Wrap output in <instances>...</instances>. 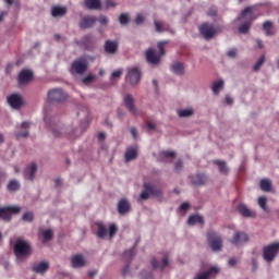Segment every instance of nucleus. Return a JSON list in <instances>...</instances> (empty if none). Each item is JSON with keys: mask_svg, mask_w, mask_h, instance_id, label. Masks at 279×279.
Returning <instances> with one entry per match:
<instances>
[{"mask_svg": "<svg viewBox=\"0 0 279 279\" xmlns=\"http://www.w3.org/2000/svg\"><path fill=\"white\" fill-rule=\"evenodd\" d=\"M133 256H134V247L124 252V257L128 258L129 260H132Z\"/></svg>", "mask_w": 279, "mask_h": 279, "instance_id": "nucleus-52", "label": "nucleus"}, {"mask_svg": "<svg viewBox=\"0 0 279 279\" xmlns=\"http://www.w3.org/2000/svg\"><path fill=\"white\" fill-rule=\"evenodd\" d=\"M105 10H108V8H117V3L114 0H105Z\"/></svg>", "mask_w": 279, "mask_h": 279, "instance_id": "nucleus-49", "label": "nucleus"}, {"mask_svg": "<svg viewBox=\"0 0 279 279\" xmlns=\"http://www.w3.org/2000/svg\"><path fill=\"white\" fill-rule=\"evenodd\" d=\"M199 32L206 40H210L211 38H215L217 34V28H215L213 24L205 23L199 26Z\"/></svg>", "mask_w": 279, "mask_h": 279, "instance_id": "nucleus-10", "label": "nucleus"}, {"mask_svg": "<svg viewBox=\"0 0 279 279\" xmlns=\"http://www.w3.org/2000/svg\"><path fill=\"white\" fill-rule=\"evenodd\" d=\"M66 93L62 88H53L48 92V101L50 104H62L66 101Z\"/></svg>", "mask_w": 279, "mask_h": 279, "instance_id": "nucleus-7", "label": "nucleus"}, {"mask_svg": "<svg viewBox=\"0 0 279 279\" xmlns=\"http://www.w3.org/2000/svg\"><path fill=\"white\" fill-rule=\"evenodd\" d=\"M87 10H101V0H85Z\"/></svg>", "mask_w": 279, "mask_h": 279, "instance_id": "nucleus-26", "label": "nucleus"}, {"mask_svg": "<svg viewBox=\"0 0 279 279\" xmlns=\"http://www.w3.org/2000/svg\"><path fill=\"white\" fill-rule=\"evenodd\" d=\"M66 14V7H52L51 8V15L54 19H58V16H64Z\"/></svg>", "mask_w": 279, "mask_h": 279, "instance_id": "nucleus-29", "label": "nucleus"}, {"mask_svg": "<svg viewBox=\"0 0 279 279\" xmlns=\"http://www.w3.org/2000/svg\"><path fill=\"white\" fill-rule=\"evenodd\" d=\"M234 102V99H232L230 96H226V104H228V106H231V104Z\"/></svg>", "mask_w": 279, "mask_h": 279, "instance_id": "nucleus-63", "label": "nucleus"}, {"mask_svg": "<svg viewBox=\"0 0 279 279\" xmlns=\"http://www.w3.org/2000/svg\"><path fill=\"white\" fill-rule=\"evenodd\" d=\"M132 210V205L130 204V201L128 198H122L118 203V213L120 215H128Z\"/></svg>", "mask_w": 279, "mask_h": 279, "instance_id": "nucleus-18", "label": "nucleus"}, {"mask_svg": "<svg viewBox=\"0 0 279 279\" xmlns=\"http://www.w3.org/2000/svg\"><path fill=\"white\" fill-rule=\"evenodd\" d=\"M45 122L49 125L50 130H52V136H54V138H60V136H62V133L53 128L56 124L49 122V118H45Z\"/></svg>", "mask_w": 279, "mask_h": 279, "instance_id": "nucleus-36", "label": "nucleus"}, {"mask_svg": "<svg viewBox=\"0 0 279 279\" xmlns=\"http://www.w3.org/2000/svg\"><path fill=\"white\" fill-rule=\"evenodd\" d=\"M86 69H88V63H86V60L81 58L72 62L70 72L72 75H84V73H86Z\"/></svg>", "mask_w": 279, "mask_h": 279, "instance_id": "nucleus-9", "label": "nucleus"}, {"mask_svg": "<svg viewBox=\"0 0 279 279\" xmlns=\"http://www.w3.org/2000/svg\"><path fill=\"white\" fill-rule=\"evenodd\" d=\"M260 189L262 191H265V193H269L271 191V181H269V179L262 180Z\"/></svg>", "mask_w": 279, "mask_h": 279, "instance_id": "nucleus-37", "label": "nucleus"}, {"mask_svg": "<svg viewBox=\"0 0 279 279\" xmlns=\"http://www.w3.org/2000/svg\"><path fill=\"white\" fill-rule=\"evenodd\" d=\"M21 128L25 131L15 133L16 138H27L29 136V132H27L29 130V122H23Z\"/></svg>", "mask_w": 279, "mask_h": 279, "instance_id": "nucleus-30", "label": "nucleus"}, {"mask_svg": "<svg viewBox=\"0 0 279 279\" xmlns=\"http://www.w3.org/2000/svg\"><path fill=\"white\" fill-rule=\"evenodd\" d=\"M174 171H182V160L175 162Z\"/></svg>", "mask_w": 279, "mask_h": 279, "instance_id": "nucleus-57", "label": "nucleus"}, {"mask_svg": "<svg viewBox=\"0 0 279 279\" xmlns=\"http://www.w3.org/2000/svg\"><path fill=\"white\" fill-rule=\"evenodd\" d=\"M207 14L208 16H217V9L216 8L209 9Z\"/></svg>", "mask_w": 279, "mask_h": 279, "instance_id": "nucleus-58", "label": "nucleus"}, {"mask_svg": "<svg viewBox=\"0 0 279 279\" xmlns=\"http://www.w3.org/2000/svg\"><path fill=\"white\" fill-rule=\"evenodd\" d=\"M94 81H95V76H93V74H88L83 78V84H90V82H94Z\"/></svg>", "mask_w": 279, "mask_h": 279, "instance_id": "nucleus-51", "label": "nucleus"}, {"mask_svg": "<svg viewBox=\"0 0 279 279\" xmlns=\"http://www.w3.org/2000/svg\"><path fill=\"white\" fill-rule=\"evenodd\" d=\"M245 19L247 22L242 24L239 27V33L240 34H247L250 32V28L252 27V23L256 21V16L254 15V7H246L243 11L239 20Z\"/></svg>", "mask_w": 279, "mask_h": 279, "instance_id": "nucleus-2", "label": "nucleus"}, {"mask_svg": "<svg viewBox=\"0 0 279 279\" xmlns=\"http://www.w3.org/2000/svg\"><path fill=\"white\" fill-rule=\"evenodd\" d=\"M189 226H195V223H199L201 226H204V216L201 215H193L190 216L187 219Z\"/></svg>", "mask_w": 279, "mask_h": 279, "instance_id": "nucleus-31", "label": "nucleus"}, {"mask_svg": "<svg viewBox=\"0 0 279 279\" xmlns=\"http://www.w3.org/2000/svg\"><path fill=\"white\" fill-rule=\"evenodd\" d=\"M208 182V177L206 174L198 173L192 179V184L194 186H203V184H206Z\"/></svg>", "mask_w": 279, "mask_h": 279, "instance_id": "nucleus-24", "label": "nucleus"}, {"mask_svg": "<svg viewBox=\"0 0 279 279\" xmlns=\"http://www.w3.org/2000/svg\"><path fill=\"white\" fill-rule=\"evenodd\" d=\"M151 265L154 267V269H158V267L160 266V269H165L166 267H169V258L168 257H163L162 259V265H160V263L158 262V259L153 258L151 259Z\"/></svg>", "mask_w": 279, "mask_h": 279, "instance_id": "nucleus-33", "label": "nucleus"}, {"mask_svg": "<svg viewBox=\"0 0 279 279\" xmlns=\"http://www.w3.org/2000/svg\"><path fill=\"white\" fill-rule=\"evenodd\" d=\"M96 227H97L96 234L98 239H106L108 234H109V239H113L117 232H119V228L114 223H111L109 226V231H108V227L104 225V222H96Z\"/></svg>", "mask_w": 279, "mask_h": 279, "instance_id": "nucleus-3", "label": "nucleus"}, {"mask_svg": "<svg viewBox=\"0 0 279 279\" xmlns=\"http://www.w3.org/2000/svg\"><path fill=\"white\" fill-rule=\"evenodd\" d=\"M99 23L100 25H108V17H106V15H100Z\"/></svg>", "mask_w": 279, "mask_h": 279, "instance_id": "nucleus-55", "label": "nucleus"}, {"mask_svg": "<svg viewBox=\"0 0 279 279\" xmlns=\"http://www.w3.org/2000/svg\"><path fill=\"white\" fill-rule=\"evenodd\" d=\"M105 51L106 53H110L111 56H114L117 51H119V43L107 40L105 43Z\"/></svg>", "mask_w": 279, "mask_h": 279, "instance_id": "nucleus-21", "label": "nucleus"}, {"mask_svg": "<svg viewBox=\"0 0 279 279\" xmlns=\"http://www.w3.org/2000/svg\"><path fill=\"white\" fill-rule=\"evenodd\" d=\"M126 82H130L132 86L141 82V69L130 68L126 75Z\"/></svg>", "mask_w": 279, "mask_h": 279, "instance_id": "nucleus-12", "label": "nucleus"}, {"mask_svg": "<svg viewBox=\"0 0 279 279\" xmlns=\"http://www.w3.org/2000/svg\"><path fill=\"white\" fill-rule=\"evenodd\" d=\"M123 75V70H117L111 74V80H119Z\"/></svg>", "mask_w": 279, "mask_h": 279, "instance_id": "nucleus-50", "label": "nucleus"}, {"mask_svg": "<svg viewBox=\"0 0 279 279\" xmlns=\"http://www.w3.org/2000/svg\"><path fill=\"white\" fill-rule=\"evenodd\" d=\"M71 265L74 269H82V267H86V257L82 254L73 255Z\"/></svg>", "mask_w": 279, "mask_h": 279, "instance_id": "nucleus-16", "label": "nucleus"}, {"mask_svg": "<svg viewBox=\"0 0 279 279\" xmlns=\"http://www.w3.org/2000/svg\"><path fill=\"white\" fill-rule=\"evenodd\" d=\"M34 80V73L29 70H22L17 76V82L20 86H25V84H29Z\"/></svg>", "mask_w": 279, "mask_h": 279, "instance_id": "nucleus-13", "label": "nucleus"}, {"mask_svg": "<svg viewBox=\"0 0 279 279\" xmlns=\"http://www.w3.org/2000/svg\"><path fill=\"white\" fill-rule=\"evenodd\" d=\"M98 141H106V133L104 132L98 133Z\"/></svg>", "mask_w": 279, "mask_h": 279, "instance_id": "nucleus-62", "label": "nucleus"}, {"mask_svg": "<svg viewBox=\"0 0 279 279\" xmlns=\"http://www.w3.org/2000/svg\"><path fill=\"white\" fill-rule=\"evenodd\" d=\"M219 267L217 266H213L211 268H209L208 270L204 271V272H198L194 279H208V278H213V276H217V274H219Z\"/></svg>", "mask_w": 279, "mask_h": 279, "instance_id": "nucleus-17", "label": "nucleus"}, {"mask_svg": "<svg viewBox=\"0 0 279 279\" xmlns=\"http://www.w3.org/2000/svg\"><path fill=\"white\" fill-rule=\"evenodd\" d=\"M272 27L274 24L271 23V21H266L263 24V29L264 32H266L267 36H274V32L271 31Z\"/></svg>", "mask_w": 279, "mask_h": 279, "instance_id": "nucleus-38", "label": "nucleus"}, {"mask_svg": "<svg viewBox=\"0 0 279 279\" xmlns=\"http://www.w3.org/2000/svg\"><path fill=\"white\" fill-rule=\"evenodd\" d=\"M23 221H27L28 223H32L34 221V213L27 211L22 216Z\"/></svg>", "mask_w": 279, "mask_h": 279, "instance_id": "nucleus-46", "label": "nucleus"}, {"mask_svg": "<svg viewBox=\"0 0 279 279\" xmlns=\"http://www.w3.org/2000/svg\"><path fill=\"white\" fill-rule=\"evenodd\" d=\"M236 258H234V257H231L230 259H229V265H230V267H234V265H236Z\"/></svg>", "mask_w": 279, "mask_h": 279, "instance_id": "nucleus-61", "label": "nucleus"}, {"mask_svg": "<svg viewBox=\"0 0 279 279\" xmlns=\"http://www.w3.org/2000/svg\"><path fill=\"white\" fill-rule=\"evenodd\" d=\"M119 22L121 23V25H128V23H130V15L128 13H122L119 16Z\"/></svg>", "mask_w": 279, "mask_h": 279, "instance_id": "nucleus-43", "label": "nucleus"}, {"mask_svg": "<svg viewBox=\"0 0 279 279\" xmlns=\"http://www.w3.org/2000/svg\"><path fill=\"white\" fill-rule=\"evenodd\" d=\"M138 156V150L134 147H130L126 149L124 158L126 162H132V160H136Z\"/></svg>", "mask_w": 279, "mask_h": 279, "instance_id": "nucleus-23", "label": "nucleus"}, {"mask_svg": "<svg viewBox=\"0 0 279 279\" xmlns=\"http://www.w3.org/2000/svg\"><path fill=\"white\" fill-rule=\"evenodd\" d=\"M82 129H76L74 132L72 133H69L68 135V138H70L71 141H73V138H77V136H82Z\"/></svg>", "mask_w": 279, "mask_h": 279, "instance_id": "nucleus-45", "label": "nucleus"}, {"mask_svg": "<svg viewBox=\"0 0 279 279\" xmlns=\"http://www.w3.org/2000/svg\"><path fill=\"white\" fill-rule=\"evenodd\" d=\"M179 117L184 119V117H193V109H182L178 111Z\"/></svg>", "mask_w": 279, "mask_h": 279, "instance_id": "nucleus-42", "label": "nucleus"}, {"mask_svg": "<svg viewBox=\"0 0 279 279\" xmlns=\"http://www.w3.org/2000/svg\"><path fill=\"white\" fill-rule=\"evenodd\" d=\"M238 211L242 217H256V213L247 208L245 204H240L238 206Z\"/></svg>", "mask_w": 279, "mask_h": 279, "instance_id": "nucleus-22", "label": "nucleus"}, {"mask_svg": "<svg viewBox=\"0 0 279 279\" xmlns=\"http://www.w3.org/2000/svg\"><path fill=\"white\" fill-rule=\"evenodd\" d=\"M95 23H97V17L95 16H85L80 22L81 29H89V27H94Z\"/></svg>", "mask_w": 279, "mask_h": 279, "instance_id": "nucleus-20", "label": "nucleus"}, {"mask_svg": "<svg viewBox=\"0 0 279 279\" xmlns=\"http://www.w3.org/2000/svg\"><path fill=\"white\" fill-rule=\"evenodd\" d=\"M43 238H44V243L47 241H51L53 239V231L51 229H47L43 231Z\"/></svg>", "mask_w": 279, "mask_h": 279, "instance_id": "nucleus-41", "label": "nucleus"}, {"mask_svg": "<svg viewBox=\"0 0 279 279\" xmlns=\"http://www.w3.org/2000/svg\"><path fill=\"white\" fill-rule=\"evenodd\" d=\"M154 25H155V31L158 34H162L163 32H169V24H167V23H162L158 20H155Z\"/></svg>", "mask_w": 279, "mask_h": 279, "instance_id": "nucleus-27", "label": "nucleus"}, {"mask_svg": "<svg viewBox=\"0 0 279 279\" xmlns=\"http://www.w3.org/2000/svg\"><path fill=\"white\" fill-rule=\"evenodd\" d=\"M144 189H148V191H150V194L154 195V197H162V190L149 183H144Z\"/></svg>", "mask_w": 279, "mask_h": 279, "instance_id": "nucleus-28", "label": "nucleus"}, {"mask_svg": "<svg viewBox=\"0 0 279 279\" xmlns=\"http://www.w3.org/2000/svg\"><path fill=\"white\" fill-rule=\"evenodd\" d=\"M36 171H38V166L36 163H31L24 170L25 180H29V182H34V175H36Z\"/></svg>", "mask_w": 279, "mask_h": 279, "instance_id": "nucleus-19", "label": "nucleus"}, {"mask_svg": "<svg viewBox=\"0 0 279 279\" xmlns=\"http://www.w3.org/2000/svg\"><path fill=\"white\" fill-rule=\"evenodd\" d=\"M49 270V263L48 262H41L39 264H35L33 266V271L35 274H45V271Z\"/></svg>", "mask_w": 279, "mask_h": 279, "instance_id": "nucleus-25", "label": "nucleus"}, {"mask_svg": "<svg viewBox=\"0 0 279 279\" xmlns=\"http://www.w3.org/2000/svg\"><path fill=\"white\" fill-rule=\"evenodd\" d=\"M144 22H145V17L143 16V14H137L135 19L136 25H142V23Z\"/></svg>", "mask_w": 279, "mask_h": 279, "instance_id": "nucleus-53", "label": "nucleus"}, {"mask_svg": "<svg viewBox=\"0 0 279 279\" xmlns=\"http://www.w3.org/2000/svg\"><path fill=\"white\" fill-rule=\"evenodd\" d=\"M21 208L19 206L0 207V219L3 221H12L13 215H19Z\"/></svg>", "mask_w": 279, "mask_h": 279, "instance_id": "nucleus-8", "label": "nucleus"}, {"mask_svg": "<svg viewBox=\"0 0 279 279\" xmlns=\"http://www.w3.org/2000/svg\"><path fill=\"white\" fill-rule=\"evenodd\" d=\"M124 104L133 117H138V109H136V106L134 105L132 95L128 94L124 96Z\"/></svg>", "mask_w": 279, "mask_h": 279, "instance_id": "nucleus-15", "label": "nucleus"}, {"mask_svg": "<svg viewBox=\"0 0 279 279\" xmlns=\"http://www.w3.org/2000/svg\"><path fill=\"white\" fill-rule=\"evenodd\" d=\"M150 196H151V190L144 189V191L140 195V199L146 201V199H149Z\"/></svg>", "mask_w": 279, "mask_h": 279, "instance_id": "nucleus-44", "label": "nucleus"}, {"mask_svg": "<svg viewBox=\"0 0 279 279\" xmlns=\"http://www.w3.org/2000/svg\"><path fill=\"white\" fill-rule=\"evenodd\" d=\"M131 135L133 138H138V130H136V128H131Z\"/></svg>", "mask_w": 279, "mask_h": 279, "instance_id": "nucleus-59", "label": "nucleus"}, {"mask_svg": "<svg viewBox=\"0 0 279 279\" xmlns=\"http://www.w3.org/2000/svg\"><path fill=\"white\" fill-rule=\"evenodd\" d=\"M279 254V242L272 243L270 245L264 246L263 256L266 263H274L276 256Z\"/></svg>", "mask_w": 279, "mask_h": 279, "instance_id": "nucleus-5", "label": "nucleus"}, {"mask_svg": "<svg viewBox=\"0 0 279 279\" xmlns=\"http://www.w3.org/2000/svg\"><path fill=\"white\" fill-rule=\"evenodd\" d=\"M128 271H130V266H125V267L122 269L123 276H126V275H128Z\"/></svg>", "mask_w": 279, "mask_h": 279, "instance_id": "nucleus-64", "label": "nucleus"}, {"mask_svg": "<svg viewBox=\"0 0 279 279\" xmlns=\"http://www.w3.org/2000/svg\"><path fill=\"white\" fill-rule=\"evenodd\" d=\"M258 206L265 211L269 213V208L267 207V196H260L258 198Z\"/></svg>", "mask_w": 279, "mask_h": 279, "instance_id": "nucleus-39", "label": "nucleus"}, {"mask_svg": "<svg viewBox=\"0 0 279 279\" xmlns=\"http://www.w3.org/2000/svg\"><path fill=\"white\" fill-rule=\"evenodd\" d=\"M263 64H265V56H262L259 60L255 63L253 68L254 71H260V66H263Z\"/></svg>", "mask_w": 279, "mask_h": 279, "instance_id": "nucleus-47", "label": "nucleus"}, {"mask_svg": "<svg viewBox=\"0 0 279 279\" xmlns=\"http://www.w3.org/2000/svg\"><path fill=\"white\" fill-rule=\"evenodd\" d=\"M221 88H223V81L220 80L215 82L213 85L214 95H219V90H221Z\"/></svg>", "mask_w": 279, "mask_h": 279, "instance_id": "nucleus-40", "label": "nucleus"}, {"mask_svg": "<svg viewBox=\"0 0 279 279\" xmlns=\"http://www.w3.org/2000/svg\"><path fill=\"white\" fill-rule=\"evenodd\" d=\"M214 165H217V167H219L220 173H222L223 175H228L229 169L228 166L226 165V161L215 160Z\"/></svg>", "mask_w": 279, "mask_h": 279, "instance_id": "nucleus-35", "label": "nucleus"}, {"mask_svg": "<svg viewBox=\"0 0 279 279\" xmlns=\"http://www.w3.org/2000/svg\"><path fill=\"white\" fill-rule=\"evenodd\" d=\"M207 241L214 252H220V250L223 247V240L215 231H208Z\"/></svg>", "mask_w": 279, "mask_h": 279, "instance_id": "nucleus-6", "label": "nucleus"}, {"mask_svg": "<svg viewBox=\"0 0 279 279\" xmlns=\"http://www.w3.org/2000/svg\"><path fill=\"white\" fill-rule=\"evenodd\" d=\"M162 158H175V151L173 150H165L161 153Z\"/></svg>", "mask_w": 279, "mask_h": 279, "instance_id": "nucleus-48", "label": "nucleus"}, {"mask_svg": "<svg viewBox=\"0 0 279 279\" xmlns=\"http://www.w3.org/2000/svg\"><path fill=\"white\" fill-rule=\"evenodd\" d=\"M171 71L175 75H182L184 73V63H181V62L172 63Z\"/></svg>", "mask_w": 279, "mask_h": 279, "instance_id": "nucleus-32", "label": "nucleus"}, {"mask_svg": "<svg viewBox=\"0 0 279 279\" xmlns=\"http://www.w3.org/2000/svg\"><path fill=\"white\" fill-rule=\"evenodd\" d=\"M8 191L11 193H16L21 189V182H19L16 179H13L9 182L7 185Z\"/></svg>", "mask_w": 279, "mask_h": 279, "instance_id": "nucleus-34", "label": "nucleus"}, {"mask_svg": "<svg viewBox=\"0 0 279 279\" xmlns=\"http://www.w3.org/2000/svg\"><path fill=\"white\" fill-rule=\"evenodd\" d=\"M7 101L14 110H21V108H23V96L21 94L8 96Z\"/></svg>", "mask_w": 279, "mask_h": 279, "instance_id": "nucleus-11", "label": "nucleus"}, {"mask_svg": "<svg viewBox=\"0 0 279 279\" xmlns=\"http://www.w3.org/2000/svg\"><path fill=\"white\" fill-rule=\"evenodd\" d=\"M247 241H250L247 233L238 231L230 240V243H232V245H243V243H247Z\"/></svg>", "mask_w": 279, "mask_h": 279, "instance_id": "nucleus-14", "label": "nucleus"}, {"mask_svg": "<svg viewBox=\"0 0 279 279\" xmlns=\"http://www.w3.org/2000/svg\"><path fill=\"white\" fill-rule=\"evenodd\" d=\"M169 45V40L159 41L157 44V48L159 49V53H156V50L154 48H149L146 51V60L149 64H160L162 61V58L167 56V51H165V46Z\"/></svg>", "mask_w": 279, "mask_h": 279, "instance_id": "nucleus-1", "label": "nucleus"}, {"mask_svg": "<svg viewBox=\"0 0 279 279\" xmlns=\"http://www.w3.org/2000/svg\"><path fill=\"white\" fill-rule=\"evenodd\" d=\"M189 208H191V205L189 203H182L180 206L181 213H186Z\"/></svg>", "mask_w": 279, "mask_h": 279, "instance_id": "nucleus-54", "label": "nucleus"}, {"mask_svg": "<svg viewBox=\"0 0 279 279\" xmlns=\"http://www.w3.org/2000/svg\"><path fill=\"white\" fill-rule=\"evenodd\" d=\"M14 254L17 258H25V256L32 254V245H29V242L16 240L14 244Z\"/></svg>", "mask_w": 279, "mask_h": 279, "instance_id": "nucleus-4", "label": "nucleus"}, {"mask_svg": "<svg viewBox=\"0 0 279 279\" xmlns=\"http://www.w3.org/2000/svg\"><path fill=\"white\" fill-rule=\"evenodd\" d=\"M227 56L229 57V58H236V49H231V50H229L228 52H227Z\"/></svg>", "mask_w": 279, "mask_h": 279, "instance_id": "nucleus-56", "label": "nucleus"}, {"mask_svg": "<svg viewBox=\"0 0 279 279\" xmlns=\"http://www.w3.org/2000/svg\"><path fill=\"white\" fill-rule=\"evenodd\" d=\"M146 126L149 129V130H156V123L151 122V121H147L146 122Z\"/></svg>", "mask_w": 279, "mask_h": 279, "instance_id": "nucleus-60", "label": "nucleus"}]
</instances>
